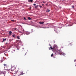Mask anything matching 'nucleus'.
<instances>
[{"instance_id":"obj_1","label":"nucleus","mask_w":76,"mask_h":76,"mask_svg":"<svg viewBox=\"0 0 76 76\" xmlns=\"http://www.w3.org/2000/svg\"><path fill=\"white\" fill-rule=\"evenodd\" d=\"M49 45L50 47V48L51 49V50H53V51H56V50L57 49V48L55 46H54L53 47H52L51 46V45L50 44H49Z\"/></svg>"},{"instance_id":"obj_2","label":"nucleus","mask_w":76,"mask_h":76,"mask_svg":"<svg viewBox=\"0 0 76 76\" xmlns=\"http://www.w3.org/2000/svg\"><path fill=\"white\" fill-rule=\"evenodd\" d=\"M2 74H3L2 76H5L6 72H5L4 71H0V75H2Z\"/></svg>"},{"instance_id":"obj_3","label":"nucleus","mask_w":76,"mask_h":76,"mask_svg":"<svg viewBox=\"0 0 76 76\" xmlns=\"http://www.w3.org/2000/svg\"><path fill=\"white\" fill-rule=\"evenodd\" d=\"M24 31H25L24 30V29H21V31H20L19 30H18V32H20V33H22V34H23Z\"/></svg>"},{"instance_id":"obj_4","label":"nucleus","mask_w":76,"mask_h":76,"mask_svg":"<svg viewBox=\"0 0 76 76\" xmlns=\"http://www.w3.org/2000/svg\"><path fill=\"white\" fill-rule=\"evenodd\" d=\"M58 53H61V50H59L58 51Z\"/></svg>"},{"instance_id":"obj_5","label":"nucleus","mask_w":76,"mask_h":76,"mask_svg":"<svg viewBox=\"0 0 76 76\" xmlns=\"http://www.w3.org/2000/svg\"><path fill=\"white\" fill-rule=\"evenodd\" d=\"M12 32L11 31H10L9 32V34L10 35H11V34H12Z\"/></svg>"},{"instance_id":"obj_6","label":"nucleus","mask_w":76,"mask_h":76,"mask_svg":"<svg viewBox=\"0 0 76 76\" xmlns=\"http://www.w3.org/2000/svg\"><path fill=\"white\" fill-rule=\"evenodd\" d=\"M39 23L40 24H43V23H44V22H39Z\"/></svg>"},{"instance_id":"obj_7","label":"nucleus","mask_w":76,"mask_h":76,"mask_svg":"<svg viewBox=\"0 0 76 76\" xmlns=\"http://www.w3.org/2000/svg\"><path fill=\"white\" fill-rule=\"evenodd\" d=\"M28 2H32L33 0H28Z\"/></svg>"},{"instance_id":"obj_8","label":"nucleus","mask_w":76,"mask_h":76,"mask_svg":"<svg viewBox=\"0 0 76 76\" xmlns=\"http://www.w3.org/2000/svg\"><path fill=\"white\" fill-rule=\"evenodd\" d=\"M26 35H29V34H30V33H29V32H26Z\"/></svg>"},{"instance_id":"obj_9","label":"nucleus","mask_w":76,"mask_h":76,"mask_svg":"<svg viewBox=\"0 0 76 76\" xmlns=\"http://www.w3.org/2000/svg\"><path fill=\"white\" fill-rule=\"evenodd\" d=\"M28 20H32V18H31L29 17H28Z\"/></svg>"},{"instance_id":"obj_10","label":"nucleus","mask_w":76,"mask_h":76,"mask_svg":"<svg viewBox=\"0 0 76 76\" xmlns=\"http://www.w3.org/2000/svg\"><path fill=\"white\" fill-rule=\"evenodd\" d=\"M20 75H23V72H21V73H20Z\"/></svg>"},{"instance_id":"obj_11","label":"nucleus","mask_w":76,"mask_h":76,"mask_svg":"<svg viewBox=\"0 0 76 76\" xmlns=\"http://www.w3.org/2000/svg\"><path fill=\"white\" fill-rule=\"evenodd\" d=\"M3 42H4V41H6V39H4V38L3 39Z\"/></svg>"},{"instance_id":"obj_12","label":"nucleus","mask_w":76,"mask_h":76,"mask_svg":"<svg viewBox=\"0 0 76 76\" xmlns=\"http://www.w3.org/2000/svg\"><path fill=\"white\" fill-rule=\"evenodd\" d=\"M17 39H20V38H19V36L17 37Z\"/></svg>"},{"instance_id":"obj_13","label":"nucleus","mask_w":76,"mask_h":76,"mask_svg":"<svg viewBox=\"0 0 76 76\" xmlns=\"http://www.w3.org/2000/svg\"><path fill=\"white\" fill-rule=\"evenodd\" d=\"M12 37H13L14 38H15V34H14V35H12Z\"/></svg>"},{"instance_id":"obj_14","label":"nucleus","mask_w":76,"mask_h":76,"mask_svg":"<svg viewBox=\"0 0 76 76\" xmlns=\"http://www.w3.org/2000/svg\"><path fill=\"white\" fill-rule=\"evenodd\" d=\"M53 55H54V54L53 53H52L51 55V57H53Z\"/></svg>"},{"instance_id":"obj_15","label":"nucleus","mask_w":76,"mask_h":76,"mask_svg":"<svg viewBox=\"0 0 76 76\" xmlns=\"http://www.w3.org/2000/svg\"><path fill=\"white\" fill-rule=\"evenodd\" d=\"M4 66H7V64H4Z\"/></svg>"},{"instance_id":"obj_16","label":"nucleus","mask_w":76,"mask_h":76,"mask_svg":"<svg viewBox=\"0 0 76 76\" xmlns=\"http://www.w3.org/2000/svg\"><path fill=\"white\" fill-rule=\"evenodd\" d=\"M38 7V5H37V6H36L35 7V8H37V7Z\"/></svg>"},{"instance_id":"obj_17","label":"nucleus","mask_w":76,"mask_h":76,"mask_svg":"<svg viewBox=\"0 0 76 76\" xmlns=\"http://www.w3.org/2000/svg\"><path fill=\"white\" fill-rule=\"evenodd\" d=\"M72 8H73V9H74V6H72Z\"/></svg>"},{"instance_id":"obj_18","label":"nucleus","mask_w":76,"mask_h":76,"mask_svg":"<svg viewBox=\"0 0 76 76\" xmlns=\"http://www.w3.org/2000/svg\"><path fill=\"white\" fill-rule=\"evenodd\" d=\"M24 20H26V18H25V17H24Z\"/></svg>"},{"instance_id":"obj_19","label":"nucleus","mask_w":76,"mask_h":76,"mask_svg":"<svg viewBox=\"0 0 76 76\" xmlns=\"http://www.w3.org/2000/svg\"><path fill=\"white\" fill-rule=\"evenodd\" d=\"M50 10H48V12H50Z\"/></svg>"},{"instance_id":"obj_20","label":"nucleus","mask_w":76,"mask_h":76,"mask_svg":"<svg viewBox=\"0 0 76 76\" xmlns=\"http://www.w3.org/2000/svg\"><path fill=\"white\" fill-rule=\"evenodd\" d=\"M39 7H42V6L39 5Z\"/></svg>"},{"instance_id":"obj_21","label":"nucleus","mask_w":76,"mask_h":76,"mask_svg":"<svg viewBox=\"0 0 76 76\" xmlns=\"http://www.w3.org/2000/svg\"><path fill=\"white\" fill-rule=\"evenodd\" d=\"M33 5H34V6H35V5H36V4H33Z\"/></svg>"},{"instance_id":"obj_22","label":"nucleus","mask_w":76,"mask_h":76,"mask_svg":"<svg viewBox=\"0 0 76 76\" xmlns=\"http://www.w3.org/2000/svg\"><path fill=\"white\" fill-rule=\"evenodd\" d=\"M11 21H12V22H13V21H14V20H11Z\"/></svg>"},{"instance_id":"obj_23","label":"nucleus","mask_w":76,"mask_h":76,"mask_svg":"<svg viewBox=\"0 0 76 76\" xmlns=\"http://www.w3.org/2000/svg\"><path fill=\"white\" fill-rule=\"evenodd\" d=\"M15 30H16V28H15Z\"/></svg>"},{"instance_id":"obj_24","label":"nucleus","mask_w":76,"mask_h":76,"mask_svg":"<svg viewBox=\"0 0 76 76\" xmlns=\"http://www.w3.org/2000/svg\"><path fill=\"white\" fill-rule=\"evenodd\" d=\"M44 3H45V2L44 1H43Z\"/></svg>"},{"instance_id":"obj_25","label":"nucleus","mask_w":76,"mask_h":76,"mask_svg":"<svg viewBox=\"0 0 76 76\" xmlns=\"http://www.w3.org/2000/svg\"><path fill=\"white\" fill-rule=\"evenodd\" d=\"M6 44H7V43H6Z\"/></svg>"},{"instance_id":"obj_26","label":"nucleus","mask_w":76,"mask_h":76,"mask_svg":"<svg viewBox=\"0 0 76 76\" xmlns=\"http://www.w3.org/2000/svg\"><path fill=\"white\" fill-rule=\"evenodd\" d=\"M42 6H43V4H42Z\"/></svg>"},{"instance_id":"obj_27","label":"nucleus","mask_w":76,"mask_h":76,"mask_svg":"<svg viewBox=\"0 0 76 76\" xmlns=\"http://www.w3.org/2000/svg\"><path fill=\"white\" fill-rule=\"evenodd\" d=\"M46 5H47V4H46Z\"/></svg>"},{"instance_id":"obj_28","label":"nucleus","mask_w":76,"mask_h":76,"mask_svg":"<svg viewBox=\"0 0 76 76\" xmlns=\"http://www.w3.org/2000/svg\"><path fill=\"white\" fill-rule=\"evenodd\" d=\"M25 56H26V55H25Z\"/></svg>"},{"instance_id":"obj_29","label":"nucleus","mask_w":76,"mask_h":76,"mask_svg":"<svg viewBox=\"0 0 76 76\" xmlns=\"http://www.w3.org/2000/svg\"><path fill=\"white\" fill-rule=\"evenodd\" d=\"M49 48H50V47H49Z\"/></svg>"},{"instance_id":"obj_30","label":"nucleus","mask_w":76,"mask_h":76,"mask_svg":"<svg viewBox=\"0 0 76 76\" xmlns=\"http://www.w3.org/2000/svg\"><path fill=\"white\" fill-rule=\"evenodd\" d=\"M31 7H30V9H31Z\"/></svg>"},{"instance_id":"obj_31","label":"nucleus","mask_w":76,"mask_h":76,"mask_svg":"<svg viewBox=\"0 0 76 76\" xmlns=\"http://www.w3.org/2000/svg\"><path fill=\"white\" fill-rule=\"evenodd\" d=\"M13 68H12V69Z\"/></svg>"}]
</instances>
